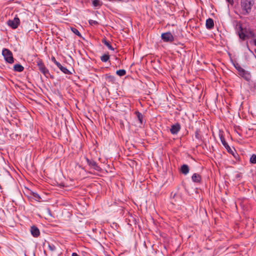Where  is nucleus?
Instances as JSON below:
<instances>
[{
    "label": "nucleus",
    "instance_id": "obj_1",
    "mask_svg": "<svg viewBox=\"0 0 256 256\" xmlns=\"http://www.w3.org/2000/svg\"><path fill=\"white\" fill-rule=\"evenodd\" d=\"M252 3L251 0H242L241 6L244 14H248L251 10Z\"/></svg>",
    "mask_w": 256,
    "mask_h": 256
},
{
    "label": "nucleus",
    "instance_id": "obj_2",
    "mask_svg": "<svg viewBox=\"0 0 256 256\" xmlns=\"http://www.w3.org/2000/svg\"><path fill=\"white\" fill-rule=\"evenodd\" d=\"M238 35L240 38L242 40L254 36V34L252 32L246 29L244 30L242 28L238 32Z\"/></svg>",
    "mask_w": 256,
    "mask_h": 256
},
{
    "label": "nucleus",
    "instance_id": "obj_3",
    "mask_svg": "<svg viewBox=\"0 0 256 256\" xmlns=\"http://www.w3.org/2000/svg\"><path fill=\"white\" fill-rule=\"evenodd\" d=\"M2 54L4 56L5 60L10 64L14 62V58L12 52L8 49L4 48L2 50Z\"/></svg>",
    "mask_w": 256,
    "mask_h": 256
},
{
    "label": "nucleus",
    "instance_id": "obj_4",
    "mask_svg": "<svg viewBox=\"0 0 256 256\" xmlns=\"http://www.w3.org/2000/svg\"><path fill=\"white\" fill-rule=\"evenodd\" d=\"M236 68L237 69L240 76L247 80H250V75L248 72L245 70L243 68H242L240 66H236Z\"/></svg>",
    "mask_w": 256,
    "mask_h": 256
},
{
    "label": "nucleus",
    "instance_id": "obj_5",
    "mask_svg": "<svg viewBox=\"0 0 256 256\" xmlns=\"http://www.w3.org/2000/svg\"><path fill=\"white\" fill-rule=\"evenodd\" d=\"M20 20L18 18L15 17L12 20H9L8 21L7 24L8 26H10L13 29H15L18 28V26L20 24Z\"/></svg>",
    "mask_w": 256,
    "mask_h": 256
},
{
    "label": "nucleus",
    "instance_id": "obj_6",
    "mask_svg": "<svg viewBox=\"0 0 256 256\" xmlns=\"http://www.w3.org/2000/svg\"><path fill=\"white\" fill-rule=\"evenodd\" d=\"M161 37L162 40L165 42H172L174 40V36L170 32L162 34Z\"/></svg>",
    "mask_w": 256,
    "mask_h": 256
},
{
    "label": "nucleus",
    "instance_id": "obj_7",
    "mask_svg": "<svg viewBox=\"0 0 256 256\" xmlns=\"http://www.w3.org/2000/svg\"><path fill=\"white\" fill-rule=\"evenodd\" d=\"M38 65L40 70L45 76H46L47 74H48V70L44 66L42 62H38Z\"/></svg>",
    "mask_w": 256,
    "mask_h": 256
},
{
    "label": "nucleus",
    "instance_id": "obj_8",
    "mask_svg": "<svg viewBox=\"0 0 256 256\" xmlns=\"http://www.w3.org/2000/svg\"><path fill=\"white\" fill-rule=\"evenodd\" d=\"M180 126L178 124H174L172 126L170 131L172 134H176L180 130Z\"/></svg>",
    "mask_w": 256,
    "mask_h": 256
},
{
    "label": "nucleus",
    "instance_id": "obj_9",
    "mask_svg": "<svg viewBox=\"0 0 256 256\" xmlns=\"http://www.w3.org/2000/svg\"><path fill=\"white\" fill-rule=\"evenodd\" d=\"M30 232L32 234L34 237H38L40 234L39 230L35 226H32L31 227Z\"/></svg>",
    "mask_w": 256,
    "mask_h": 256
},
{
    "label": "nucleus",
    "instance_id": "obj_10",
    "mask_svg": "<svg viewBox=\"0 0 256 256\" xmlns=\"http://www.w3.org/2000/svg\"><path fill=\"white\" fill-rule=\"evenodd\" d=\"M206 27L208 29H211L214 26V20L212 18H209L206 20Z\"/></svg>",
    "mask_w": 256,
    "mask_h": 256
},
{
    "label": "nucleus",
    "instance_id": "obj_11",
    "mask_svg": "<svg viewBox=\"0 0 256 256\" xmlns=\"http://www.w3.org/2000/svg\"><path fill=\"white\" fill-rule=\"evenodd\" d=\"M189 172V168L188 165L184 164L181 167V172L184 174H186Z\"/></svg>",
    "mask_w": 256,
    "mask_h": 256
},
{
    "label": "nucleus",
    "instance_id": "obj_12",
    "mask_svg": "<svg viewBox=\"0 0 256 256\" xmlns=\"http://www.w3.org/2000/svg\"><path fill=\"white\" fill-rule=\"evenodd\" d=\"M192 180L194 182H198L200 181L201 177L200 175L194 174L192 176Z\"/></svg>",
    "mask_w": 256,
    "mask_h": 256
},
{
    "label": "nucleus",
    "instance_id": "obj_13",
    "mask_svg": "<svg viewBox=\"0 0 256 256\" xmlns=\"http://www.w3.org/2000/svg\"><path fill=\"white\" fill-rule=\"evenodd\" d=\"M14 69L16 72H21L24 70V67L20 64H16L14 66Z\"/></svg>",
    "mask_w": 256,
    "mask_h": 256
},
{
    "label": "nucleus",
    "instance_id": "obj_14",
    "mask_svg": "<svg viewBox=\"0 0 256 256\" xmlns=\"http://www.w3.org/2000/svg\"><path fill=\"white\" fill-rule=\"evenodd\" d=\"M220 140H221V142L222 144L227 149L228 152H230V150H231V149H230V146L225 141L224 138H223L222 136H221L220 137Z\"/></svg>",
    "mask_w": 256,
    "mask_h": 256
},
{
    "label": "nucleus",
    "instance_id": "obj_15",
    "mask_svg": "<svg viewBox=\"0 0 256 256\" xmlns=\"http://www.w3.org/2000/svg\"><path fill=\"white\" fill-rule=\"evenodd\" d=\"M64 73L66 74H70L71 72L68 70L66 68L62 66L60 64V67H58Z\"/></svg>",
    "mask_w": 256,
    "mask_h": 256
},
{
    "label": "nucleus",
    "instance_id": "obj_16",
    "mask_svg": "<svg viewBox=\"0 0 256 256\" xmlns=\"http://www.w3.org/2000/svg\"><path fill=\"white\" fill-rule=\"evenodd\" d=\"M110 58V56L108 54H104L102 55L101 58L100 60L102 62H107Z\"/></svg>",
    "mask_w": 256,
    "mask_h": 256
},
{
    "label": "nucleus",
    "instance_id": "obj_17",
    "mask_svg": "<svg viewBox=\"0 0 256 256\" xmlns=\"http://www.w3.org/2000/svg\"><path fill=\"white\" fill-rule=\"evenodd\" d=\"M86 161L88 162V164L92 166L95 169H96V167L97 166V165H96V164L95 162L94 161H90V160H89L88 159H86Z\"/></svg>",
    "mask_w": 256,
    "mask_h": 256
},
{
    "label": "nucleus",
    "instance_id": "obj_18",
    "mask_svg": "<svg viewBox=\"0 0 256 256\" xmlns=\"http://www.w3.org/2000/svg\"><path fill=\"white\" fill-rule=\"evenodd\" d=\"M102 42L104 44V45H106L108 48V49L110 50H114V48H112V46L107 40H102Z\"/></svg>",
    "mask_w": 256,
    "mask_h": 256
},
{
    "label": "nucleus",
    "instance_id": "obj_19",
    "mask_svg": "<svg viewBox=\"0 0 256 256\" xmlns=\"http://www.w3.org/2000/svg\"><path fill=\"white\" fill-rule=\"evenodd\" d=\"M126 73V72L124 70H120L116 72V74L120 76L125 75Z\"/></svg>",
    "mask_w": 256,
    "mask_h": 256
},
{
    "label": "nucleus",
    "instance_id": "obj_20",
    "mask_svg": "<svg viewBox=\"0 0 256 256\" xmlns=\"http://www.w3.org/2000/svg\"><path fill=\"white\" fill-rule=\"evenodd\" d=\"M92 4L94 6H101V2L100 0H93Z\"/></svg>",
    "mask_w": 256,
    "mask_h": 256
},
{
    "label": "nucleus",
    "instance_id": "obj_21",
    "mask_svg": "<svg viewBox=\"0 0 256 256\" xmlns=\"http://www.w3.org/2000/svg\"><path fill=\"white\" fill-rule=\"evenodd\" d=\"M136 114L137 116V118L140 121V122L142 124V115L140 112H136Z\"/></svg>",
    "mask_w": 256,
    "mask_h": 256
},
{
    "label": "nucleus",
    "instance_id": "obj_22",
    "mask_svg": "<svg viewBox=\"0 0 256 256\" xmlns=\"http://www.w3.org/2000/svg\"><path fill=\"white\" fill-rule=\"evenodd\" d=\"M250 162L252 164H256V155L252 154L250 158Z\"/></svg>",
    "mask_w": 256,
    "mask_h": 256
},
{
    "label": "nucleus",
    "instance_id": "obj_23",
    "mask_svg": "<svg viewBox=\"0 0 256 256\" xmlns=\"http://www.w3.org/2000/svg\"><path fill=\"white\" fill-rule=\"evenodd\" d=\"M71 30L76 35H77V36H81L80 34V32H78V30L76 28H71Z\"/></svg>",
    "mask_w": 256,
    "mask_h": 256
},
{
    "label": "nucleus",
    "instance_id": "obj_24",
    "mask_svg": "<svg viewBox=\"0 0 256 256\" xmlns=\"http://www.w3.org/2000/svg\"><path fill=\"white\" fill-rule=\"evenodd\" d=\"M32 196H34V198L37 201H40V196H39V194H38L36 193H35V192H32Z\"/></svg>",
    "mask_w": 256,
    "mask_h": 256
},
{
    "label": "nucleus",
    "instance_id": "obj_25",
    "mask_svg": "<svg viewBox=\"0 0 256 256\" xmlns=\"http://www.w3.org/2000/svg\"><path fill=\"white\" fill-rule=\"evenodd\" d=\"M106 79L110 82H113L114 80V78L112 76H106Z\"/></svg>",
    "mask_w": 256,
    "mask_h": 256
},
{
    "label": "nucleus",
    "instance_id": "obj_26",
    "mask_svg": "<svg viewBox=\"0 0 256 256\" xmlns=\"http://www.w3.org/2000/svg\"><path fill=\"white\" fill-rule=\"evenodd\" d=\"M52 60L58 67H60V64L57 62L54 57L52 58Z\"/></svg>",
    "mask_w": 256,
    "mask_h": 256
},
{
    "label": "nucleus",
    "instance_id": "obj_27",
    "mask_svg": "<svg viewBox=\"0 0 256 256\" xmlns=\"http://www.w3.org/2000/svg\"><path fill=\"white\" fill-rule=\"evenodd\" d=\"M88 22L90 25H96L98 24V22L92 20H89Z\"/></svg>",
    "mask_w": 256,
    "mask_h": 256
},
{
    "label": "nucleus",
    "instance_id": "obj_28",
    "mask_svg": "<svg viewBox=\"0 0 256 256\" xmlns=\"http://www.w3.org/2000/svg\"><path fill=\"white\" fill-rule=\"evenodd\" d=\"M227 0V1L230 3V4H233V2H234L233 0Z\"/></svg>",
    "mask_w": 256,
    "mask_h": 256
},
{
    "label": "nucleus",
    "instance_id": "obj_29",
    "mask_svg": "<svg viewBox=\"0 0 256 256\" xmlns=\"http://www.w3.org/2000/svg\"><path fill=\"white\" fill-rule=\"evenodd\" d=\"M72 256H79L76 253L74 252L72 254Z\"/></svg>",
    "mask_w": 256,
    "mask_h": 256
},
{
    "label": "nucleus",
    "instance_id": "obj_30",
    "mask_svg": "<svg viewBox=\"0 0 256 256\" xmlns=\"http://www.w3.org/2000/svg\"><path fill=\"white\" fill-rule=\"evenodd\" d=\"M196 137L198 138V132H196Z\"/></svg>",
    "mask_w": 256,
    "mask_h": 256
},
{
    "label": "nucleus",
    "instance_id": "obj_31",
    "mask_svg": "<svg viewBox=\"0 0 256 256\" xmlns=\"http://www.w3.org/2000/svg\"><path fill=\"white\" fill-rule=\"evenodd\" d=\"M254 44L256 45V39L254 40Z\"/></svg>",
    "mask_w": 256,
    "mask_h": 256
}]
</instances>
